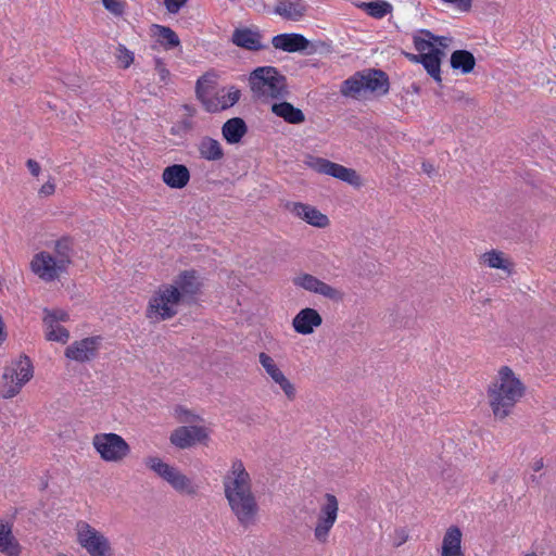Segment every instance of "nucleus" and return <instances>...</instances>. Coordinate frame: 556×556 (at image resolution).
<instances>
[{
  "label": "nucleus",
  "mask_w": 556,
  "mask_h": 556,
  "mask_svg": "<svg viewBox=\"0 0 556 556\" xmlns=\"http://www.w3.org/2000/svg\"><path fill=\"white\" fill-rule=\"evenodd\" d=\"M224 494L231 513L243 528L257 521L258 504L252 491V478L241 459H233L223 477Z\"/></svg>",
  "instance_id": "obj_1"
},
{
  "label": "nucleus",
  "mask_w": 556,
  "mask_h": 556,
  "mask_svg": "<svg viewBox=\"0 0 556 556\" xmlns=\"http://www.w3.org/2000/svg\"><path fill=\"white\" fill-rule=\"evenodd\" d=\"M202 281L194 270L180 273L172 282L159 286L149 299L146 315L152 321L173 318L180 303L192 299L201 290Z\"/></svg>",
  "instance_id": "obj_2"
},
{
  "label": "nucleus",
  "mask_w": 556,
  "mask_h": 556,
  "mask_svg": "<svg viewBox=\"0 0 556 556\" xmlns=\"http://www.w3.org/2000/svg\"><path fill=\"white\" fill-rule=\"evenodd\" d=\"M526 394V383L509 366H501L486 388L489 406L500 420L508 417Z\"/></svg>",
  "instance_id": "obj_3"
},
{
  "label": "nucleus",
  "mask_w": 556,
  "mask_h": 556,
  "mask_svg": "<svg viewBox=\"0 0 556 556\" xmlns=\"http://www.w3.org/2000/svg\"><path fill=\"white\" fill-rule=\"evenodd\" d=\"M72 262V243L68 239L58 240L52 251L34 254L29 267L34 275L45 282L59 279Z\"/></svg>",
  "instance_id": "obj_4"
},
{
  "label": "nucleus",
  "mask_w": 556,
  "mask_h": 556,
  "mask_svg": "<svg viewBox=\"0 0 556 556\" xmlns=\"http://www.w3.org/2000/svg\"><path fill=\"white\" fill-rule=\"evenodd\" d=\"M253 96L262 101L282 98L287 93L286 78L274 66H261L249 76Z\"/></svg>",
  "instance_id": "obj_5"
},
{
  "label": "nucleus",
  "mask_w": 556,
  "mask_h": 556,
  "mask_svg": "<svg viewBox=\"0 0 556 556\" xmlns=\"http://www.w3.org/2000/svg\"><path fill=\"white\" fill-rule=\"evenodd\" d=\"M143 463L148 469L168 483L177 493L188 496H193L198 493V486L191 478L177 467L163 460L160 456H147Z\"/></svg>",
  "instance_id": "obj_6"
},
{
  "label": "nucleus",
  "mask_w": 556,
  "mask_h": 556,
  "mask_svg": "<svg viewBox=\"0 0 556 556\" xmlns=\"http://www.w3.org/2000/svg\"><path fill=\"white\" fill-rule=\"evenodd\" d=\"M339 518V501L336 495L326 493L319 503L318 513L311 526L313 541L318 545H327Z\"/></svg>",
  "instance_id": "obj_7"
},
{
  "label": "nucleus",
  "mask_w": 556,
  "mask_h": 556,
  "mask_svg": "<svg viewBox=\"0 0 556 556\" xmlns=\"http://www.w3.org/2000/svg\"><path fill=\"white\" fill-rule=\"evenodd\" d=\"M34 367L26 355H21L5 366L0 384V396L12 399L16 396L22 388L33 378Z\"/></svg>",
  "instance_id": "obj_8"
},
{
  "label": "nucleus",
  "mask_w": 556,
  "mask_h": 556,
  "mask_svg": "<svg viewBox=\"0 0 556 556\" xmlns=\"http://www.w3.org/2000/svg\"><path fill=\"white\" fill-rule=\"evenodd\" d=\"M91 444L99 457L105 463L121 464L130 455L131 447L119 434L99 432L92 437Z\"/></svg>",
  "instance_id": "obj_9"
},
{
  "label": "nucleus",
  "mask_w": 556,
  "mask_h": 556,
  "mask_svg": "<svg viewBox=\"0 0 556 556\" xmlns=\"http://www.w3.org/2000/svg\"><path fill=\"white\" fill-rule=\"evenodd\" d=\"M303 163L306 167L318 174L331 176L354 188H361L364 185L363 178L355 169L345 167L327 159L306 154L303 159Z\"/></svg>",
  "instance_id": "obj_10"
},
{
  "label": "nucleus",
  "mask_w": 556,
  "mask_h": 556,
  "mask_svg": "<svg viewBox=\"0 0 556 556\" xmlns=\"http://www.w3.org/2000/svg\"><path fill=\"white\" fill-rule=\"evenodd\" d=\"M76 542L89 556H114L109 538L88 522L80 520L76 523Z\"/></svg>",
  "instance_id": "obj_11"
},
{
  "label": "nucleus",
  "mask_w": 556,
  "mask_h": 556,
  "mask_svg": "<svg viewBox=\"0 0 556 556\" xmlns=\"http://www.w3.org/2000/svg\"><path fill=\"white\" fill-rule=\"evenodd\" d=\"M258 363L262 366L266 377L283 394L286 400L293 402L298 396V389L294 382L285 374L273 356L265 352L257 355Z\"/></svg>",
  "instance_id": "obj_12"
},
{
  "label": "nucleus",
  "mask_w": 556,
  "mask_h": 556,
  "mask_svg": "<svg viewBox=\"0 0 556 556\" xmlns=\"http://www.w3.org/2000/svg\"><path fill=\"white\" fill-rule=\"evenodd\" d=\"M211 432V428L203 424L182 425L172 431L169 442L179 450H187L198 444L206 445L210 442Z\"/></svg>",
  "instance_id": "obj_13"
},
{
  "label": "nucleus",
  "mask_w": 556,
  "mask_h": 556,
  "mask_svg": "<svg viewBox=\"0 0 556 556\" xmlns=\"http://www.w3.org/2000/svg\"><path fill=\"white\" fill-rule=\"evenodd\" d=\"M70 320V314L62 308L45 309L42 317L45 338L48 341L67 343L70 331L62 326Z\"/></svg>",
  "instance_id": "obj_14"
},
{
  "label": "nucleus",
  "mask_w": 556,
  "mask_h": 556,
  "mask_svg": "<svg viewBox=\"0 0 556 556\" xmlns=\"http://www.w3.org/2000/svg\"><path fill=\"white\" fill-rule=\"evenodd\" d=\"M292 283L296 288L319 294L331 301H341L343 299V293L339 289L321 281L317 277L307 273H301L294 276L292 278Z\"/></svg>",
  "instance_id": "obj_15"
},
{
  "label": "nucleus",
  "mask_w": 556,
  "mask_h": 556,
  "mask_svg": "<svg viewBox=\"0 0 556 556\" xmlns=\"http://www.w3.org/2000/svg\"><path fill=\"white\" fill-rule=\"evenodd\" d=\"M101 343L102 338L99 336L76 340L66 348L64 355L77 363L90 362L97 357Z\"/></svg>",
  "instance_id": "obj_16"
},
{
  "label": "nucleus",
  "mask_w": 556,
  "mask_h": 556,
  "mask_svg": "<svg viewBox=\"0 0 556 556\" xmlns=\"http://www.w3.org/2000/svg\"><path fill=\"white\" fill-rule=\"evenodd\" d=\"M287 210L296 218L316 228H326L330 220L328 216L315 206L302 202H289Z\"/></svg>",
  "instance_id": "obj_17"
},
{
  "label": "nucleus",
  "mask_w": 556,
  "mask_h": 556,
  "mask_svg": "<svg viewBox=\"0 0 556 556\" xmlns=\"http://www.w3.org/2000/svg\"><path fill=\"white\" fill-rule=\"evenodd\" d=\"M414 48L421 54H431L438 59V68L441 70L442 59L445 53L434 43V34L428 29H417L412 34Z\"/></svg>",
  "instance_id": "obj_18"
},
{
  "label": "nucleus",
  "mask_w": 556,
  "mask_h": 556,
  "mask_svg": "<svg viewBox=\"0 0 556 556\" xmlns=\"http://www.w3.org/2000/svg\"><path fill=\"white\" fill-rule=\"evenodd\" d=\"M240 97L241 91L237 87H224L213 93L210 101H206L205 110L211 113L224 111L233 106Z\"/></svg>",
  "instance_id": "obj_19"
},
{
  "label": "nucleus",
  "mask_w": 556,
  "mask_h": 556,
  "mask_svg": "<svg viewBox=\"0 0 556 556\" xmlns=\"http://www.w3.org/2000/svg\"><path fill=\"white\" fill-rule=\"evenodd\" d=\"M321 324V315L311 307L301 309L292 319L293 330L302 336L312 334Z\"/></svg>",
  "instance_id": "obj_20"
},
{
  "label": "nucleus",
  "mask_w": 556,
  "mask_h": 556,
  "mask_svg": "<svg viewBox=\"0 0 556 556\" xmlns=\"http://www.w3.org/2000/svg\"><path fill=\"white\" fill-rule=\"evenodd\" d=\"M308 9L304 0H279L277 1L274 13L289 21L302 20Z\"/></svg>",
  "instance_id": "obj_21"
},
{
  "label": "nucleus",
  "mask_w": 556,
  "mask_h": 556,
  "mask_svg": "<svg viewBox=\"0 0 556 556\" xmlns=\"http://www.w3.org/2000/svg\"><path fill=\"white\" fill-rule=\"evenodd\" d=\"M162 180L172 189H182L190 181V170L182 164L169 165L163 169Z\"/></svg>",
  "instance_id": "obj_22"
},
{
  "label": "nucleus",
  "mask_w": 556,
  "mask_h": 556,
  "mask_svg": "<svg viewBox=\"0 0 556 556\" xmlns=\"http://www.w3.org/2000/svg\"><path fill=\"white\" fill-rule=\"evenodd\" d=\"M0 553L5 556H20L22 547L13 534V525L0 519Z\"/></svg>",
  "instance_id": "obj_23"
},
{
  "label": "nucleus",
  "mask_w": 556,
  "mask_h": 556,
  "mask_svg": "<svg viewBox=\"0 0 556 556\" xmlns=\"http://www.w3.org/2000/svg\"><path fill=\"white\" fill-rule=\"evenodd\" d=\"M231 40L236 46L247 50L257 51L265 48L260 31L248 27L236 29Z\"/></svg>",
  "instance_id": "obj_24"
},
{
  "label": "nucleus",
  "mask_w": 556,
  "mask_h": 556,
  "mask_svg": "<svg viewBox=\"0 0 556 556\" xmlns=\"http://www.w3.org/2000/svg\"><path fill=\"white\" fill-rule=\"evenodd\" d=\"M275 49L286 52L303 51L308 47V40L300 34H280L273 37Z\"/></svg>",
  "instance_id": "obj_25"
},
{
  "label": "nucleus",
  "mask_w": 556,
  "mask_h": 556,
  "mask_svg": "<svg viewBox=\"0 0 556 556\" xmlns=\"http://www.w3.org/2000/svg\"><path fill=\"white\" fill-rule=\"evenodd\" d=\"M462 531L458 527H450L442 539L441 556H465L462 549Z\"/></svg>",
  "instance_id": "obj_26"
},
{
  "label": "nucleus",
  "mask_w": 556,
  "mask_h": 556,
  "mask_svg": "<svg viewBox=\"0 0 556 556\" xmlns=\"http://www.w3.org/2000/svg\"><path fill=\"white\" fill-rule=\"evenodd\" d=\"M150 33L155 43L166 51L180 47L178 35L167 26L153 24L150 28Z\"/></svg>",
  "instance_id": "obj_27"
},
{
  "label": "nucleus",
  "mask_w": 556,
  "mask_h": 556,
  "mask_svg": "<svg viewBox=\"0 0 556 556\" xmlns=\"http://www.w3.org/2000/svg\"><path fill=\"white\" fill-rule=\"evenodd\" d=\"M404 56L412 63L421 64L427 74L438 84L442 81L441 70L438 68V59L431 54L420 52H403Z\"/></svg>",
  "instance_id": "obj_28"
},
{
  "label": "nucleus",
  "mask_w": 556,
  "mask_h": 556,
  "mask_svg": "<svg viewBox=\"0 0 556 556\" xmlns=\"http://www.w3.org/2000/svg\"><path fill=\"white\" fill-rule=\"evenodd\" d=\"M248 127L244 121L240 117H232L224 123L222 127L223 138L229 144L239 143L245 136Z\"/></svg>",
  "instance_id": "obj_29"
},
{
  "label": "nucleus",
  "mask_w": 556,
  "mask_h": 556,
  "mask_svg": "<svg viewBox=\"0 0 556 556\" xmlns=\"http://www.w3.org/2000/svg\"><path fill=\"white\" fill-rule=\"evenodd\" d=\"M271 112L289 124L299 125L305 121V115L302 110L287 101L274 103L271 105Z\"/></svg>",
  "instance_id": "obj_30"
},
{
  "label": "nucleus",
  "mask_w": 556,
  "mask_h": 556,
  "mask_svg": "<svg viewBox=\"0 0 556 556\" xmlns=\"http://www.w3.org/2000/svg\"><path fill=\"white\" fill-rule=\"evenodd\" d=\"M479 263L483 266L494 269H501L508 275L511 273L513 263L503 252L497 250H490L484 252L479 257Z\"/></svg>",
  "instance_id": "obj_31"
},
{
  "label": "nucleus",
  "mask_w": 556,
  "mask_h": 556,
  "mask_svg": "<svg viewBox=\"0 0 556 556\" xmlns=\"http://www.w3.org/2000/svg\"><path fill=\"white\" fill-rule=\"evenodd\" d=\"M216 84L217 75L213 72L205 73L197 80L195 94L204 108L206 101L211 100Z\"/></svg>",
  "instance_id": "obj_32"
},
{
  "label": "nucleus",
  "mask_w": 556,
  "mask_h": 556,
  "mask_svg": "<svg viewBox=\"0 0 556 556\" xmlns=\"http://www.w3.org/2000/svg\"><path fill=\"white\" fill-rule=\"evenodd\" d=\"M198 151L200 156L206 161L215 162L224 157V150L220 142L211 137H203L200 140Z\"/></svg>",
  "instance_id": "obj_33"
},
{
  "label": "nucleus",
  "mask_w": 556,
  "mask_h": 556,
  "mask_svg": "<svg viewBox=\"0 0 556 556\" xmlns=\"http://www.w3.org/2000/svg\"><path fill=\"white\" fill-rule=\"evenodd\" d=\"M365 92L386 93L388 91V79L380 71L364 73Z\"/></svg>",
  "instance_id": "obj_34"
},
{
  "label": "nucleus",
  "mask_w": 556,
  "mask_h": 556,
  "mask_svg": "<svg viewBox=\"0 0 556 556\" xmlns=\"http://www.w3.org/2000/svg\"><path fill=\"white\" fill-rule=\"evenodd\" d=\"M476 65L473 54L467 50H456L451 55V66L453 70H458L463 74L470 73Z\"/></svg>",
  "instance_id": "obj_35"
},
{
  "label": "nucleus",
  "mask_w": 556,
  "mask_h": 556,
  "mask_svg": "<svg viewBox=\"0 0 556 556\" xmlns=\"http://www.w3.org/2000/svg\"><path fill=\"white\" fill-rule=\"evenodd\" d=\"M341 92L345 97L359 99L366 94L364 85V73H356L346 79L341 87Z\"/></svg>",
  "instance_id": "obj_36"
},
{
  "label": "nucleus",
  "mask_w": 556,
  "mask_h": 556,
  "mask_svg": "<svg viewBox=\"0 0 556 556\" xmlns=\"http://www.w3.org/2000/svg\"><path fill=\"white\" fill-rule=\"evenodd\" d=\"M357 8L365 11L369 16L374 18H383L392 12V4L384 0H376L371 2H361Z\"/></svg>",
  "instance_id": "obj_37"
},
{
  "label": "nucleus",
  "mask_w": 556,
  "mask_h": 556,
  "mask_svg": "<svg viewBox=\"0 0 556 556\" xmlns=\"http://www.w3.org/2000/svg\"><path fill=\"white\" fill-rule=\"evenodd\" d=\"M173 416L177 422L184 425H199L203 424V418L201 415L195 413L194 410L188 408L185 405H176L173 409Z\"/></svg>",
  "instance_id": "obj_38"
},
{
  "label": "nucleus",
  "mask_w": 556,
  "mask_h": 556,
  "mask_svg": "<svg viewBox=\"0 0 556 556\" xmlns=\"http://www.w3.org/2000/svg\"><path fill=\"white\" fill-rule=\"evenodd\" d=\"M115 60L117 62L118 67L126 70L130 67V65L135 61V54L132 51L127 49L124 45L119 43L114 52Z\"/></svg>",
  "instance_id": "obj_39"
},
{
  "label": "nucleus",
  "mask_w": 556,
  "mask_h": 556,
  "mask_svg": "<svg viewBox=\"0 0 556 556\" xmlns=\"http://www.w3.org/2000/svg\"><path fill=\"white\" fill-rule=\"evenodd\" d=\"M154 71L159 76L160 83L168 85L170 81L172 74L167 68L165 61L162 58H154Z\"/></svg>",
  "instance_id": "obj_40"
},
{
  "label": "nucleus",
  "mask_w": 556,
  "mask_h": 556,
  "mask_svg": "<svg viewBox=\"0 0 556 556\" xmlns=\"http://www.w3.org/2000/svg\"><path fill=\"white\" fill-rule=\"evenodd\" d=\"M189 0H162L166 11L170 14H177Z\"/></svg>",
  "instance_id": "obj_41"
},
{
  "label": "nucleus",
  "mask_w": 556,
  "mask_h": 556,
  "mask_svg": "<svg viewBox=\"0 0 556 556\" xmlns=\"http://www.w3.org/2000/svg\"><path fill=\"white\" fill-rule=\"evenodd\" d=\"M445 4L453 5L456 10L460 12H468L471 9L472 0H440Z\"/></svg>",
  "instance_id": "obj_42"
},
{
  "label": "nucleus",
  "mask_w": 556,
  "mask_h": 556,
  "mask_svg": "<svg viewBox=\"0 0 556 556\" xmlns=\"http://www.w3.org/2000/svg\"><path fill=\"white\" fill-rule=\"evenodd\" d=\"M408 540V533L404 528L396 529L392 535V544L395 547H400Z\"/></svg>",
  "instance_id": "obj_43"
},
{
  "label": "nucleus",
  "mask_w": 556,
  "mask_h": 556,
  "mask_svg": "<svg viewBox=\"0 0 556 556\" xmlns=\"http://www.w3.org/2000/svg\"><path fill=\"white\" fill-rule=\"evenodd\" d=\"M102 3L106 10L115 15H121L123 13V4L119 0H102Z\"/></svg>",
  "instance_id": "obj_44"
},
{
  "label": "nucleus",
  "mask_w": 556,
  "mask_h": 556,
  "mask_svg": "<svg viewBox=\"0 0 556 556\" xmlns=\"http://www.w3.org/2000/svg\"><path fill=\"white\" fill-rule=\"evenodd\" d=\"M55 191V184L53 180H48L45 182L39 189L38 193L40 197H49L52 195Z\"/></svg>",
  "instance_id": "obj_45"
},
{
  "label": "nucleus",
  "mask_w": 556,
  "mask_h": 556,
  "mask_svg": "<svg viewBox=\"0 0 556 556\" xmlns=\"http://www.w3.org/2000/svg\"><path fill=\"white\" fill-rule=\"evenodd\" d=\"M26 166L31 175H34L36 177L39 176V174L41 172V167L37 161L29 159L26 162Z\"/></svg>",
  "instance_id": "obj_46"
},
{
  "label": "nucleus",
  "mask_w": 556,
  "mask_h": 556,
  "mask_svg": "<svg viewBox=\"0 0 556 556\" xmlns=\"http://www.w3.org/2000/svg\"><path fill=\"white\" fill-rule=\"evenodd\" d=\"M450 38L447 37H444V36H435L434 35V43H435V47H439L440 49H442L444 51L445 48H447L448 43H450Z\"/></svg>",
  "instance_id": "obj_47"
},
{
  "label": "nucleus",
  "mask_w": 556,
  "mask_h": 556,
  "mask_svg": "<svg viewBox=\"0 0 556 556\" xmlns=\"http://www.w3.org/2000/svg\"><path fill=\"white\" fill-rule=\"evenodd\" d=\"M544 466V463H543V459L540 458V459H535L533 463H532V469L534 471H540Z\"/></svg>",
  "instance_id": "obj_48"
},
{
  "label": "nucleus",
  "mask_w": 556,
  "mask_h": 556,
  "mask_svg": "<svg viewBox=\"0 0 556 556\" xmlns=\"http://www.w3.org/2000/svg\"><path fill=\"white\" fill-rule=\"evenodd\" d=\"M422 169L425 173H427L428 175H430L431 173L434 172V167L432 166V164L430 163H422Z\"/></svg>",
  "instance_id": "obj_49"
},
{
  "label": "nucleus",
  "mask_w": 556,
  "mask_h": 556,
  "mask_svg": "<svg viewBox=\"0 0 556 556\" xmlns=\"http://www.w3.org/2000/svg\"><path fill=\"white\" fill-rule=\"evenodd\" d=\"M180 125L186 130H190L192 128V123L188 119L182 121Z\"/></svg>",
  "instance_id": "obj_50"
},
{
  "label": "nucleus",
  "mask_w": 556,
  "mask_h": 556,
  "mask_svg": "<svg viewBox=\"0 0 556 556\" xmlns=\"http://www.w3.org/2000/svg\"><path fill=\"white\" fill-rule=\"evenodd\" d=\"M54 556H68V555L65 553H56Z\"/></svg>",
  "instance_id": "obj_51"
},
{
  "label": "nucleus",
  "mask_w": 556,
  "mask_h": 556,
  "mask_svg": "<svg viewBox=\"0 0 556 556\" xmlns=\"http://www.w3.org/2000/svg\"><path fill=\"white\" fill-rule=\"evenodd\" d=\"M523 556H538L535 553H528V554H525Z\"/></svg>",
  "instance_id": "obj_52"
}]
</instances>
